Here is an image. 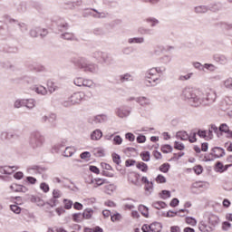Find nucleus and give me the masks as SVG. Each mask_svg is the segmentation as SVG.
<instances>
[{"mask_svg":"<svg viewBox=\"0 0 232 232\" xmlns=\"http://www.w3.org/2000/svg\"><path fill=\"white\" fill-rule=\"evenodd\" d=\"M82 216L83 217V218H85L86 220H90V218H92V217H93V209L92 208H86L83 210V213L82 214Z\"/></svg>","mask_w":232,"mask_h":232,"instance_id":"obj_32","label":"nucleus"},{"mask_svg":"<svg viewBox=\"0 0 232 232\" xmlns=\"http://www.w3.org/2000/svg\"><path fill=\"white\" fill-rule=\"evenodd\" d=\"M31 201L34 202V204H37V206H40V207L44 206V201L37 196H32Z\"/></svg>","mask_w":232,"mask_h":232,"instance_id":"obj_41","label":"nucleus"},{"mask_svg":"<svg viewBox=\"0 0 232 232\" xmlns=\"http://www.w3.org/2000/svg\"><path fill=\"white\" fill-rule=\"evenodd\" d=\"M170 62H171V55L169 54H165L160 57V63L161 64H169Z\"/></svg>","mask_w":232,"mask_h":232,"instance_id":"obj_37","label":"nucleus"},{"mask_svg":"<svg viewBox=\"0 0 232 232\" xmlns=\"http://www.w3.org/2000/svg\"><path fill=\"white\" fill-rule=\"evenodd\" d=\"M211 10V7L208 5H198L194 8L195 14H208Z\"/></svg>","mask_w":232,"mask_h":232,"instance_id":"obj_19","label":"nucleus"},{"mask_svg":"<svg viewBox=\"0 0 232 232\" xmlns=\"http://www.w3.org/2000/svg\"><path fill=\"white\" fill-rule=\"evenodd\" d=\"M206 70H207V72H216L217 67L213 63H204L203 64V72H205Z\"/></svg>","mask_w":232,"mask_h":232,"instance_id":"obj_38","label":"nucleus"},{"mask_svg":"<svg viewBox=\"0 0 232 232\" xmlns=\"http://www.w3.org/2000/svg\"><path fill=\"white\" fill-rule=\"evenodd\" d=\"M223 86L227 90H231L232 91V78H227L226 80L223 81Z\"/></svg>","mask_w":232,"mask_h":232,"instance_id":"obj_44","label":"nucleus"},{"mask_svg":"<svg viewBox=\"0 0 232 232\" xmlns=\"http://www.w3.org/2000/svg\"><path fill=\"white\" fill-rule=\"evenodd\" d=\"M92 57L93 59L98 61V63H110L111 59V56H110L108 53H104L101 51H95L94 53H92Z\"/></svg>","mask_w":232,"mask_h":232,"instance_id":"obj_7","label":"nucleus"},{"mask_svg":"<svg viewBox=\"0 0 232 232\" xmlns=\"http://www.w3.org/2000/svg\"><path fill=\"white\" fill-rule=\"evenodd\" d=\"M220 218H218V216L215 215V214H209L208 216V224H210V226H217V224H218Z\"/></svg>","mask_w":232,"mask_h":232,"instance_id":"obj_23","label":"nucleus"},{"mask_svg":"<svg viewBox=\"0 0 232 232\" xmlns=\"http://www.w3.org/2000/svg\"><path fill=\"white\" fill-rule=\"evenodd\" d=\"M14 168L15 167H10V166L0 167V173H2V175H11V173L14 171Z\"/></svg>","mask_w":232,"mask_h":232,"instance_id":"obj_29","label":"nucleus"},{"mask_svg":"<svg viewBox=\"0 0 232 232\" xmlns=\"http://www.w3.org/2000/svg\"><path fill=\"white\" fill-rule=\"evenodd\" d=\"M231 223H229V221H224L222 223V229L224 231H229V229H231Z\"/></svg>","mask_w":232,"mask_h":232,"instance_id":"obj_62","label":"nucleus"},{"mask_svg":"<svg viewBox=\"0 0 232 232\" xmlns=\"http://www.w3.org/2000/svg\"><path fill=\"white\" fill-rule=\"evenodd\" d=\"M40 189H42V191H44V193H48V191H50V186H48V184L43 182L40 184Z\"/></svg>","mask_w":232,"mask_h":232,"instance_id":"obj_60","label":"nucleus"},{"mask_svg":"<svg viewBox=\"0 0 232 232\" xmlns=\"http://www.w3.org/2000/svg\"><path fill=\"white\" fill-rule=\"evenodd\" d=\"M84 99V92H78L72 94L67 100L63 102L65 108H70V106H75V104H81Z\"/></svg>","mask_w":232,"mask_h":232,"instance_id":"obj_3","label":"nucleus"},{"mask_svg":"<svg viewBox=\"0 0 232 232\" xmlns=\"http://www.w3.org/2000/svg\"><path fill=\"white\" fill-rule=\"evenodd\" d=\"M15 139H19V134L17 132L3 130L0 133V140L3 142L5 140H15Z\"/></svg>","mask_w":232,"mask_h":232,"instance_id":"obj_8","label":"nucleus"},{"mask_svg":"<svg viewBox=\"0 0 232 232\" xmlns=\"http://www.w3.org/2000/svg\"><path fill=\"white\" fill-rule=\"evenodd\" d=\"M78 66L80 70H83L87 73H97L99 72V65L97 63H88L84 59L79 62Z\"/></svg>","mask_w":232,"mask_h":232,"instance_id":"obj_4","label":"nucleus"},{"mask_svg":"<svg viewBox=\"0 0 232 232\" xmlns=\"http://www.w3.org/2000/svg\"><path fill=\"white\" fill-rule=\"evenodd\" d=\"M39 32H40V27H34L31 29L30 31L31 37H39Z\"/></svg>","mask_w":232,"mask_h":232,"instance_id":"obj_53","label":"nucleus"},{"mask_svg":"<svg viewBox=\"0 0 232 232\" xmlns=\"http://www.w3.org/2000/svg\"><path fill=\"white\" fill-rule=\"evenodd\" d=\"M160 171L162 173H168L169 171V163H164L160 167Z\"/></svg>","mask_w":232,"mask_h":232,"instance_id":"obj_56","label":"nucleus"},{"mask_svg":"<svg viewBox=\"0 0 232 232\" xmlns=\"http://www.w3.org/2000/svg\"><path fill=\"white\" fill-rule=\"evenodd\" d=\"M62 39H65L66 41H72V40H73V34L63 33V34H62Z\"/></svg>","mask_w":232,"mask_h":232,"instance_id":"obj_54","label":"nucleus"},{"mask_svg":"<svg viewBox=\"0 0 232 232\" xmlns=\"http://www.w3.org/2000/svg\"><path fill=\"white\" fill-rule=\"evenodd\" d=\"M24 107V99H16L14 102V108H15L16 110H19V108H23Z\"/></svg>","mask_w":232,"mask_h":232,"instance_id":"obj_39","label":"nucleus"},{"mask_svg":"<svg viewBox=\"0 0 232 232\" xmlns=\"http://www.w3.org/2000/svg\"><path fill=\"white\" fill-rule=\"evenodd\" d=\"M112 160L115 164H121V156L117 153L112 154Z\"/></svg>","mask_w":232,"mask_h":232,"instance_id":"obj_64","label":"nucleus"},{"mask_svg":"<svg viewBox=\"0 0 232 232\" xmlns=\"http://www.w3.org/2000/svg\"><path fill=\"white\" fill-rule=\"evenodd\" d=\"M11 193H27L28 188L24 185L13 183L9 186Z\"/></svg>","mask_w":232,"mask_h":232,"instance_id":"obj_10","label":"nucleus"},{"mask_svg":"<svg viewBox=\"0 0 232 232\" xmlns=\"http://www.w3.org/2000/svg\"><path fill=\"white\" fill-rule=\"evenodd\" d=\"M136 167L138 169H140V171H142L143 173L148 172V164L144 162H138Z\"/></svg>","mask_w":232,"mask_h":232,"instance_id":"obj_42","label":"nucleus"},{"mask_svg":"<svg viewBox=\"0 0 232 232\" xmlns=\"http://www.w3.org/2000/svg\"><path fill=\"white\" fill-rule=\"evenodd\" d=\"M186 222L187 224H188V226H197V219H195L194 218L191 217H188L186 218Z\"/></svg>","mask_w":232,"mask_h":232,"instance_id":"obj_55","label":"nucleus"},{"mask_svg":"<svg viewBox=\"0 0 232 232\" xmlns=\"http://www.w3.org/2000/svg\"><path fill=\"white\" fill-rule=\"evenodd\" d=\"M201 188H204V182L202 181H196L191 185L192 189H200Z\"/></svg>","mask_w":232,"mask_h":232,"instance_id":"obj_51","label":"nucleus"},{"mask_svg":"<svg viewBox=\"0 0 232 232\" xmlns=\"http://www.w3.org/2000/svg\"><path fill=\"white\" fill-rule=\"evenodd\" d=\"M180 99L188 102L193 108L199 106H210L217 102V91L214 89H207L205 94L202 91L193 89L191 87L184 88L180 93Z\"/></svg>","mask_w":232,"mask_h":232,"instance_id":"obj_1","label":"nucleus"},{"mask_svg":"<svg viewBox=\"0 0 232 232\" xmlns=\"http://www.w3.org/2000/svg\"><path fill=\"white\" fill-rule=\"evenodd\" d=\"M106 121H108V116L104 114L96 115L89 119L90 124H102V122H106Z\"/></svg>","mask_w":232,"mask_h":232,"instance_id":"obj_11","label":"nucleus"},{"mask_svg":"<svg viewBox=\"0 0 232 232\" xmlns=\"http://www.w3.org/2000/svg\"><path fill=\"white\" fill-rule=\"evenodd\" d=\"M105 180L103 179H100V178H97V179H94L92 180V184H93V186L95 188H99V186H102V184H104Z\"/></svg>","mask_w":232,"mask_h":232,"instance_id":"obj_47","label":"nucleus"},{"mask_svg":"<svg viewBox=\"0 0 232 232\" xmlns=\"http://www.w3.org/2000/svg\"><path fill=\"white\" fill-rule=\"evenodd\" d=\"M227 168H229V165L224 166V164H222V162H218L216 164V171L218 173H224V171H227Z\"/></svg>","mask_w":232,"mask_h":232,"instance_id":"obj_28","label":"nucleus"},{"mask_svg":"<svg viewBox=\"0 0 232 232\" xmlns=\"http://www.w3.org/2000/svg\"><path fill=\"white\" fill-rule=\"evenodd\" d=\"M214 61L219 64H226L227 63V56L224 54H216L214 55Z\"/></svg>","mask_w":232,"mask_h":232,"instance_id":"obj_22","label":"nucleus"},{"mask_svg":"<svg viewBox=\"0 0 232 232\" xmlns=\"http://www.w3.org/2000/svg\"><path fill=\"white\" fill-rule=\"evenodd\" d=\"M140 176L139 174H130L129 176V182H131L134 186H140V182L139 181Z\"/></svg>","mask_w":232,"mask_h":232,"instance_id":"obj_24","label":"nucleus"},{"mask_svg":"<svg viewBox=\"0 0 232 232\" xmlns=\"http://www.w3.org/2000/svg\"><path fill=\"white\" fill-rule=\"evenodd\" d=\"M145 21L148 23V24H150V26H151V28H154V26H157V24L160 23L159 20L154 17H149Z\"/></svg>","mask_w":232,"mask_h":232,"instance_id":"obj_40","label":"nucleus"},{"mask_svg":"<svg viewBox=\"0 0 232 232\" xmlns=\"http://www.w3.org/2000/svg\"><path fill=\"white\" fill-rule=\"evenodd\" d=\"M73 84L75 86H78V88H90L91 90H93V88H95V82H93V80L81 76L74 78Z\"/></svg>","mask_w":232,"mask_h":232,"instance_id":"obj_5","label":"nucleus"},{"mask_svg":"<svg viewBox=\"0 0 232 232\" xmlns=\"http://www.w3.org/2000/svg\"><path fill=\"white\" fill-rule=\"evenodd\" d=\"M133 75L131 74V73H129V72H127V73H125V74H121V76H120V81L121 82H130V81H133Z\"/></svg>","mask_w":232,"mask_h":232,"instance_id":"obj_31","label":"nucleus"},{"mask_svg":"<svg viewBox=\"0 0 232 232\" xmlns=\"http://www.w3.org/2000/svg\"><path fill=\"white\" fill-rule=\"evenodd\" d=\"M157 73L162 74V73H164V71H162V68H160V67L150 68L146 72V78L151 79V77H155V75H157Z\"/></svg>","mask_w":232,"mask_h":232,"instance_id":"obj_13","label":"nucleus"},{"mask_svg":"<svg viewBox=\"0 0 232 232\" xmlns=\"http://www.w3.org/2000/svg\"><path fill=\"white\" fill-rule=\"evenodd\" d=\"M88 14L92 15L95 19H106V17H108L107 12H99L97 9H91Z\"/></svg>","mask_w":232,"mask_h":232,"instance_id":"obj_14","label":"nucleus"},{"mask_svg":"<svg viewBox=\"0 0 232 232\" xmlns=\"http://www.w3.org/2000/svg\"><path fill=\"white\" fill-rule=\"evenodd\" d=\"M115 189H117V187L113 184H109L105 186V191L108 195H111V193H113Z\"/></svg>","mask_w":232,"mask_h":232,"instance_id":"obj_46","label":"nucleus"},{"mask_svg":"<svg viewBox=\"0 0 232 232\" xmlns=\"http://www.w3.org/2000/svg\"><path fill=\"white\" fill-rule=\"evenodd\" d=\"M75 151V147H67L63 151V157H72Z\"/></svg>","mask_w":232,"mask_h":232,"instance_id":"obj_35","label":"nucleus"},{"mask_svg":"<svg viewBox=\"0 0 232 232\" xmlns=\"http://www.w3.org/2000/svg\"><path fill=\"white\" fill-rule=\"evenodd\" d=\"M211 151L209 155L204 157L205 162H210L211 160H215V159H220V157L226 155V150L220 147H215Z\"/></svg>","mask_w":232,"mask_h":232,"instance_id":"obj_6","label":"nucleus"},{"mask_svg":"<svg viewBox=\"0 0 232 232\" xmlns=\"http://www.w3.org/2000/svg\"><path fill=\"white\" fill-rule=\"evenodd\" d=\"M123 206L124 209H129L130 211H131V209H135V200L128 199Z\"/></svg>","mask_w":232,"mask_h":232,"instance_id":"obj_33","label":"nucleus"},{"mask_svg":"<svg viewBox=\"0 0 232 232\" xmlns=\"http://www.w3.org/2000/svg\"><path fill=\"white\" fill-rule=\"evenodd\" d=\"M139 211L145 217V218H148L150 217V211L148 210V208L144 205L139 206Z\"/></svg>","mask_w":232,"mask_h":232,"instance_id":"obj_36","label":"nucleus"},{"mask_svg":"<svg viewBox=\"0 0 232 232\" xmlns=\"http://www.w3.org/2000/svg\"><path fill=\"white\" fill-rule=\"evenodd\" d=\"M26 171L29 175H37V173H39V166L37 165L29 166L26 169Z\"/></svg>","mask_w":232,"mask_h":232,"instance_id":"obj_30","label":"nucleus"},{"mask_svg":"<svg viewBox=\"0 0 232 232\" xmlns=\"http://www.w3.org/2000/svg\"><path fill=\"white\" fill-rule=\"evenodd\" d=\"M176 137L179 139V140H188L189 139V135L184 130L177 132Z\"/></svg>","mask_w":232,"mask_h":232,"instance_id":"obj_34","label":"nucleus"},{"mask_svg":"<svg viewBox=\"0 0 232 232\" xmlns=\"http://www.w3.org/2000/svg\"><path fill=\"white\" fill-rule=\"evenodd\" d=\"M122 137L120 135L113 136L112 144H114V146H121V144H122Z\"/></svg>","mask_w":232,"mask_h":232,"instance_id":"obj_45","label":"nucleus"},{"mask_svg":"<svg viewBox=\"0 0 232 232\" xmlns=\"http://www.w3.org/2000/svg\"><path fill=\"white\" fill-rule=\"evenodd\" d=\"M56 120L57 115H55L54 113L47 114L42 117V122H50L51 124H53Z\"/></svg>","mask_w":232,"mask_h":232,"instance_id":"obj_18","label":"nucleus"},{"mask_svg":"<svg viewBox=\"0 0 232 232\" xmlns=\"http://www.w3.org/2000/svg\"><path fill=\"white\" fill-rule=\"evenodd\" d=\"M152 206L156 209H164V208H166V206L168 205L164 201H156V202H153Z\"/></svg>","mask_w":232,"mask_h":232,"instance_id":"obj_43","label":"nucleus"},{"mask_svg":"<svg viewBox=\"0 0 232 232\" xmlns=\"http://www.w3.org/2000/svg\"><path fill=\"white\" fill-rule=\"evenodd\" d=\"M63 203H64L65 209H72V207L73 206V201L69 199H64Z\"/></svg>","mask_w":232,"mask_h":232,"instance_id":"obj_61","label":"nucleus"},{"mask_svg":"<svg viewBox=\"0 0 232 232\" xmlns=\"http://www.w3.org/2000/svg\"><path fill=\"white\" fill-rule=\"evenodd\" d=\"M156 182L158 184H166V177H164L163 175H158L156 177Z\"/></svg>","mask_w":232,"mask_h":232,"instance_id":"obj_58","label":"nucleus"},{"mask_svg":"<svg viewBox=\"0 0 232 232\" xmlns=\"http://www.w3.org/2000/svg\"><path fill=\"white\" fill-rule=\"evenodd\" d=\"M44 142H46V138H44V135L41 134V132L34 131L31 133L29 144L33 150L43 148L44 146Z\"/></svg>","mask_w":232,"mask_h":232,"instance_id":"obj_2","label":"nucleus"},{"mask_svg":"<svg viewBox=\"0 0 232 232\" xmlns=\"http://www.w3.org/2000/svg\"><path fill=\"white\" fill-rule=\"evenodd\" d=\"M32 92H34L37 95H41L42 97H44L45 95H48V89L43 85H33L31 87Z\"/></svg>","mask_w":232,"mask_h":232,"instance_id":"obj_12","label":"nucleus"},{"mask_svg":"<svg viewBox=\"0 0 232 232\" xmlns=\"http://www.w3.org/2000/svg\"><path fill=\"white\" fill-rule=\"evenodd\" d=\"M91 140L98 141L102 139V130L101 129H95L90 134Z\"/></svg>","mask_w":232,"mask_h":232,"instance_id":"obj_17","label":"nucleus"},{"mask_svg":"<svg viewBox=\"0 0 232 232\" xmlns=\"http://www.w3.org/2000/svg\"><path fill=\"white\" fill-rule=\"evenodd\" d=\"M164 52H166V46H164L162 44H158L154 48L153 53H154V55L159 56V55H160V53H164Z\"/></svg>","mask_w":232,"mask_h":232,"instance_id":"obj_27","label":"nucleus"},{"mask_svg":"<svg viewBox=\"0 0 232 232\" xmlns=\"http://www.w3.org/2000/svg\"><path fill=\"white\" fill-rule=\"evenodd\" d=\"M172 150H173V148L170 145H163L161 147V151L163 153H171Z\"/></svg>","mask_w":232,"mask_h":232,"instance_id":"obj_57","label":"nucleus"},{"mask_svg":"<svg viewBox=\"0 0 232 232\" xmlns=\"http://www.w3.org/2000/svg\"><path fill=\"white\" fill-rule=\"evenodd\" d=\"M57 90H59L57 83L53 82V81L47 82V92H49V93H54V92H57Z\"/></svg>","mask_w":232,"mask_h":232,"instance_id":"obj_21","label":"nucleus"},{"mask_svg":"<svg viewBox=\"0 0 232 232\" xmlns=\"http://www.w3.org/2000/svg\"><path fill=\"white\" fill-rule=\"evenodd\" d=\"M115 113L119 119H126V117H130L131 110L126 106H121L116 108Z\"/></svg>","mask_w":232,"mask_h":232,"instance_id":"obj_9","label":"nucleus"},{"mask_svg":"<svg viewBox=\"0 0 232 232\" xmlns=\"http://www.w3.org/2000/svg\"><path fill=\"white\" fill-rule=\"evenodd\" d=\"M140 158H141V160H143L144 162H150V151L141 152Z\"/></svg>","mask_w":232,"mask_h":232,"instance_id":"obj_49","label":"nucleus"},{"mask_svg":"<svg viewBox=\"0 0 232 232\" xmlns=\"http://www.w3.org/2000/svg\"><path fill=\"white\" fill-rule=\"evenodd\" d=\"M162 231V224L160 222H154L150 224V232H160Z\"/></svg>","mask_w":232,"mask_h":232,"instance_id":"obj_26","label":"nucleus"},{"mask_svg":"<svg viewBox=\"0 0 232 232\" xmlns=\"http://www.w3.org/2000/svg\"><path fill=\"white\" fill-rule=\"evenodd\" d=\"M82 218H84L83 217H82V214H81V213H77V214H73L72 215V220H73V222H82Z\"/></svg>","mask_w":232,"mask_h":232,"instance_id":"obj_52","label":"nucleus"},{"mask_svg":"<svg viewBox=\"0 0 232 232\" xmlns=\"http://www.w3.org/2000/svg\"><path fill=\"white\" fill-rule=\"evenodd\" d=\"M198 229L201 232H211V231H213V227L206 224V222H204V221H201L198 224Z\"/></svg>","mask_w":232,"mask_h":232,"instance_id":"obj_20","label":"nucleus"},{"mask_svg":"<svg viewBox=\"0 0 232 232\" xmlns=\"http://www.w3.org/2000/svg\"><path fill=\"white\" fill-rule=\"evenodd\" d=\"M218 130L219 131H221V133H226L229 130V126L226 123H222L219 126Z\"/></svg>","mask_w":232,"mask_h":232,"instance_id":"obj_63","label":"nucleus"},{"mask_svg":"<svg viewBox=\"0 0 232 232\" xmlns=\"http://www.w3.org/2000/svg\"><path fill=\"white\" fill-rule=\"evenodd\" d=\"M95 157H104L106 155V151L102 148L94 149Z\"/></svg>","mask_w":232,"mask_h":232,"instance_id":"obj_48","label":"nucleus"},{"mask_svg":"<svg viewBox=\"0 0 232 232\" xmlns=\"http://www.w3.org/2000/svg\"><path fill=\"white\" fill-rule=\"evenodd\" d=\"M135 101L140 106H142L143 108H146V106H151V100L150 98L140 96L136 98Z\"/></svg>","mask_w":232,"mask_h":232,"instance_id":"obj_15","label":"nucleus"},{"mask_svg":"<svg viewBox=\"0 0 232 232\" xmlns=\"http://www.w3.org/2000/svg\"><path fill=\"white\" fill-rule=\"evenodd\" d=\"M37 106V102L34 98L24 99V107L27 110H34Z\"/></svg>","mask_w":232,"mask_h":232,"instance_id":"obj_16","label":"nucleus"},{"mask_svg":"<svg viewBox=\"0 0 232 232\" xmlns=\"http://www.w3.org/2000/svg\"><path fill=\"white\" fill-rule=\"evenodd\" d=\"M144 42H145L144 37H134V38L128 39L129 44H144Z\"/></svg>","mask_w":232,"mask_h":232,"instance_id":"obj_25","label":"nucleus"},{"mask_svg":"<svg viewBox=\"0 0 232 232\" xmlns=\"http://www.w3.org/2000/svg\"><path fill=\"white\" fill-rule=\"evenodd\" d=\"M160 197L163 200H166V199L171 198V192H169V190H162V193L160 194Z\"/></svg>","mask_w":232,"mask_h":232,"instance_id":"obj_50","label":"nucleus"},{"mask_svg":"<svg viewBox=\"0 0 232 232\" xmlns=\"http://www.w3.org/2000/svg\"><path fill=\"white\" fill-rule=\"evenodd\" d=\"M10 209L11 211H13V213H15L16 215H19V213H21V208L17 205H11Z\"/></svg>","mask_w":232,"mask_h":232,"instance_id":"obj_59","label":"nucleus"}]
</instances>
